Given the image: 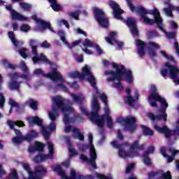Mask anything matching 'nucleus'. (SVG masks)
Instances as JSON below:
<instances>
[{"instance_id":"obj_2","label":"nucleus","mask_w":179,"mask_h":179,"mask_svg":"<svg viewBox=\"0 0 179 179\" xmlns=\"http://www.w3.org/2000/svg\"><path fill=\"white\" fill-rule=\"evenodd\" d=\"M112 66L114 69H116V71L108 70L105 71L104 73L106 76H108L109 75L111 76L108 78L106 81L114 82V80H117V83H113V87L122 92V90H124V86H122L121 80H122L124 77L128 83H132L134 79V77L132 76V71L127 70L124 65L119 66L117 63H113Z\"/></svg>"},{"instance_id":"obj_35","label":"nucleus","mask_w":179,"mask_h":179,"mask_svg":"<svg viewBox=\"0 0 179 179\" xmlns=\"http://www.w3.org/2000/svg\"><path fill=\"white\" fill-rule=\"evenodd\" d=\"M124 23H126L130 29L136 26V20L132 17H128L127 20H124Z\"/></svg>"},{"instance_id":"obj_53","label":"nucleus","mask_w":179,"mask_h":179,"mask_svg":"<svg viewBox=\"0 0 179 179\" xmlns=\"http://www.w3.org/2000/svg\"><path fill=\"white\" fill-rule=\"evenodd\" d=\"M3 106H5V96L0 92V108H3Z\"/></svg>"},{"instance_id":"obj_32","label":"nucleus","mask_w":179,"mask_h":179,"mask_svg":"<svg viewBox=\"0 0 179 179\" xmlns=\"http://www.w3.org/2000/svg\"><path fill=\"white\" fill-rule=\"evenodd\" d=\"M141 128L143 129V133L145 136H153V135H155V131H153V130H152L150 128L145 125H141Z\"/></svg>"},{"instance_id":"obj_57","label":"nucleus","mask_w":179,"mask_h":179,"mask_svg":"<svg viewBox=\"0 0 179 179\" xmlns=\"http://www.w3.org/2000/svg\"><path fill=\"white\" fill-rule=\"evenodd\" d=\"M41 47L42 48H50L51 44L50 43H48V41H45L41 43Z\"/></svg>"},{"instance_id":"obj_43","label":"nucleus","mask_w":179,"mask_h":179,"mask_svg":"<svg viewBox=\"0 0 179 179\" xmlns=\"http://www.w3.org/2000/svg\"><path fill=\"white\" fill-rule=\"evenodd\" d=\"M57 117H58V112H50L49 113V118L51 120L52 122H55L57 120Z\"/></svg>"},{"instance_id":"obj_36","label":"nucleus","mask_w":179,"mask_h":179,"mask_svg":"<svg viewBox=\"0 0 179 179\" xmlns=\"http://www.w3.org/2000/svg\"><path fill=\"white\" fill-rule=\"evenodd\" d=\"M19 5L21 9H23V10H25L27 12L31 10V4L30 3L26 2H20Z\"/></svg>"},{"instance_id":"obj_16","label":"nucleus","mask_w":179,"mask_h":179,"mask_svg":"<svg viewBox=\"0 0 179 179\" xmlns=\"http://www.w3.org/2000/svg\"><path fill=\"white\" fill-rule=\"evenodd\" d=\"M46 78H50L52 80H59L64 82V77L61 73L57 71V69H53L50 73L45 74Z\"/></svg>"},{"instance_id":"obj_54","label":"nucleus","mask_w":179,"mask_h":179,"mask_svg":"<svg viewBox=\"0 0 179 179\" xmlns=\"http://www.w3.org/2000/svg\"><path fill=\"white\" fill-rule=\"evenodd\" d=\"M135 167V164L132 163L127 166L126 169V174H129L134 170V168Z\"/></svg>"},{"instance_id":"obj_42","label":"nucleus","mask_w":179,"mask_h":179,"mask_svg":"<svg viewBox=\"0 0 179 179\" xmlns=\"http://www.w3.org/2000/svg\"><path fill=\"white\" fill-rule=\"evenodd\" d=\"M171 172L169 171H166V173H162L161 174V178L157 179H171Z\"/></svg>"},{"instance_id":"obj_13","label":"nucleus","mask_w":179,"mask_h":179,"mask_svg":"<svg viewBox=\"0 0 179 179\" xmlns=\"http://www.w3.org/2000/svg\"><path fill=\"white\" fill-rule=\"evenodd\" d=\"M109 6L113 9V16L117 20H124V17L121 15L124 13V10L121 9L120 5L114 1H109Z\"/></svg>"},{"instance_id":"obj_51","label":"nucleus","mask_w":179,"mask_h":179,"mask_svg":"<svg viewBox=\"0 0 179 179\" xmlns=\"http://www.w3.org/2000/svg\"><path fill=\"white\" fill-rule=\"evenodd\" d=\"M146 153L148 156L150 154L155 153V147L153 145L149 146L148 150L144 151L143 155H145Z\"/></svg>"},{"instance_id":"obj_8","label":"nucleus","mask_w":179,"mask_h":179,"mask_svg":"<svg viewBox=\"0 0 179 179\" xmlns=\"http://www.w3.org/2000/svg\"><path fill=\"white\" fill-rule=\"evenodd\" d=\"M93 13L95 20L101 27H108V18L106 16V13L103 9L94 7Z\"/></svg>"},{"instance_id":"obj_64","label":"nucleus","mask_w":179,"mask_h":179,"mask_svg":"<svg viewBox=\"0 0 179 179\" xmlns=\"http://www.w3.org/2000/svg\"><path fill=\"white\" fill-rule=\"evenodd\" d=\"M96 177H97V178H99V179H113L112 176L107 177V176H106L103 174H101V173H97Z\"/></svg>"},{"instance_id":"obj_12","label":"nucleus","mask_w":179,"mask_h":179,"mask_svg":"<svg viewBox=\"0 0 179 179\" xmlns=\"http://www.w3.org/2000/svg\"><path fill=\"white\" fill-rule=\"evenodd\" d=\"M167 152L168 153H171V155H169L166 152V148L164 147L161 148L159 152L162 155V156H164L165 159H166L167 163H172V162L176 159V156L178 155V153H179V150H176V148L173 147H169L167 148Z\"/></svg>"},{"instance_id":"obj_62","label":"nucleus","mask_w":179,"mask_h":179,"mask_svg":"<svg viewBox=\"0 0 179 179\" xmlns=\"http://www.w3.org/2000/svg\"><path fill=\"white\" fill-rule=\"evenodd\" d=\"M90 146L87 144H83L81 146H80L79 149L81 152H86L87 149H89Z\"/></svg>"},{"instance_id":"obj_21","label":"nucleus","mask_w":179,"mask_h":179,"mask_svg":"<svg viewBox=\"0 0 179 179\" xmlns=\"http://www.w3.org/2000/svg\"><path fill=\"white\" fill-rule=\"evenodd\" d=\"M138 49V54L140 57H143L146 54L145 51V47H146V43L143 42V41L138 39L136 41Z\"/></svg>"},{"instance_id":"obj_60","label":"nucleus","mask_w":179,"mask_h":179,"mask_svg":"<svg viewBox=\"0 0 179 179\" xmlns=\"http://www.w3.org/2000/svg\"><path fill=\"white\" fill-rule=\"evenodd\" d=\"M131 30L133 36H139V31H138V27H136V26L131 27Z\"/></svg>"},{"instance_id":"obj_19","label":"nucleus","mask_w":179,"mask_h":179,"mask_svg":"<svg viewBox=\"0 0 179 179\" xmlns=\"http://www.w3.org/2000/svg\"><path fill=\"white\" fill-rule=\"evenodd\" d=\"M90 155L91 159H90L88 163L91 164L92 168L96 169H97V165L96 164V160L97 159V153H96V149L93 147L90 150Z\"/></svg>"},{"instance_id":"obj_18","label":"nucleus","mask_w":179,"mask_h":179,"mask_svg":"<svg viewBox=\"0 0 179 179\" xmlns=\"http://www.w3.org/2000/svg\"><path fill=\"white\" fill-rule=\"evenodd\" d=\"M29 127H34V125H38V127H43V120L40 119L38 116H31L27 118Z\"/></svg>"},{"instance_id":"obj_11","label":"nucleus","mask_w":179,"mask_h":179,"mask_svg":"<svg viewBox=\"0 0 179 179\" xmlns=\"http://www.w3.org/2000/svg\"><path fill=\"white\" fill-rule=\"evenodd\" d=\"M8 76L10 78V81L8 83V87L10 90H16L20 92V85L23 82H17V79H19V73H9Z\"/></svg>"},{"instance_id":"obj_5","label":"nucleus","mask_w":179,"mask_h":179,"mask_svg":"<svg viewBox=\"0 0 179 179\" xmlns=\"http://www.w3.org/2000/svg\"><path fill=\"white\" fill-rule=\"evenodd\" d=\"M112 146L115 148L116 149H119L118 155L120 157H122L123 159H128V157H134V156H138V152L136 151H126L122 148H128L131 147V144H129L127 141L124 143H122L121 144H118L117 141H113L112 143Z\"/></svg>"},{"instance_id":"obj_1","label":"nucleus","mask_w":179,"mask_h":179,"mask_svg":"<svg viewBox=\"0 0 179 179\" xmlns=\"http://www.w3.org/2000/svg\"><path fill=\"white\" fill-rule=\"evenodd\" d=\"M73 101L74 103H77L80 106V111L84 115H87V117L90 116V119L92 122H94L99 128H103L104 127V123L106 121L103 119V117H100L99 115V111H100V105L99 104V99L97 95H93V101L92 103V112L89 113L86 108L83 106V101H85L84 97H80L79 95H76V94H71Z\"/></svg>"},{"instance_id":"obj_48","label":"nucleus","mask_w":179,"mask_h":179,"mask_svg":"<svg viewBox=\"0 0 179 179\" xmlns=\"http://www.w3.org/2000/svg\"><path fill=\"white\" fill-rule=\"evenodd\" d=\"M19 78H21V79H24L25 80H31V76L30 75V73L29 71L27 73V74H21L19 75Z\"/></svg>"},{"instance_id":"obj_29","label":"nucleus","mask_w":179,"mask_h":179,"mask_svg":"<svg viewBox=\"0 0 179 179\" xmlns=\"http://www.w3.org/2000/svg\"><path fill=\"white\" fill-rule=\"evenodd\" d=\"M73 137L75 139H79V141H85V136L80 133V129H73Z\"/></svg>"},{"instance_id":"obj_10","label":"nucleus","mask_w":179,"mask_h":179,"mask_svg":"<svg viewBox=\"0 0 179 179\" xmlns=\"http://www.w3.org/2000/svg\"><path fill=\"white\" fill-rule=\"evenodd\" d=\"M52 103L56 106V107L52 108L53 113H58V111H72V108H66V104H65V101L64 98L61 96H55L52 98Z\"/></svg>"},{"instance_id":"obj_58","label":"nucleus","mask_w":179,"mask_h":179,"mask_svg":"<svg viewBox=\"0 0 179 179\" xmlns=\"http://www.w3.org/2000/svg\"><path fill=\"white\" fill-rule=\"evenodd\" d=\"M69 16H71V17H73L76 20H79V12L78 11L71 13L69 14Z\"/></svg>"},{"instance_id":"obj_31","label":"nucleus","mask_w":179,"mask_h":179,"mask_svg":"<svg viewBox=\"0 0 179 179\" xmlns=\"http://www.w3.org/2000/svg\"><path fill=\"white\" fill-rule=\"evenodd\" d=\"M54 171H58V174L60 176L62 179H68L69 177L66 176L65 171L62 170V168L59 165H57L55 167Z\"/></svg>"},{"instance_id":"obj_41","label":"nucleus","mask_w":179,"mask_h":179,"mask_svg":"<svg viewBox=\"0 0 179 179\" xmlns=\"http://www.w3.org/2000/svg\"><path fill=\"white\" fill-rule=\"evenodd\" d=\"M35 148H36V151L38 152H43L44 150V144L36 141L35 142Z\"/></svg>"},{"instance_id":"obj_23","label":"nucleus","mask_w":179,"mask_h":179,"mask_svg":"<svg viewBox=\"0 0 179 179\" xmlns=\"http://www.w3.org/2000/svg\"><path fill=\"white\" fill-rule=\"evenodd\" d=\"M165 5H168V8H164L163 9V12L166 13V16H169V17H173V10H174V6L171 4L169 1H165L164 2Z\"/></svg>"},{"instance_id":"obj_22","label":"nucleus","mask_w":179,"mask_h":179,"mask_svg":"<svg viewBox=\"0 0 179 179\" xmlns=\"http://www.w3.org/2000/svg\"><path fill=\"white\" fill-rule=\"evenodd\" d=\"M139 99V92L138 91H135L134 92V98L132 96H127L125 99V103L129 104V106H134V103L136 101V100Z\"/></svg>"},{"instance_id":"obj_49","label":"nucleus","mask_w":179,"mask_h":179,"mask_svg":"<svg viewBox=\"0 0 179 179\" xmlns=\"http://www.w3.org/2000/svg\"><path fill=\"white\" fill-rule=\"evenodd\" d=\"M104 111H105V114L100 116V117H103V120H104V118H107L108 117H110V108H108V105L105 106Z\"/></svg>"},{"instance_id":"obj_34","label":"nucleus","mask_w":179,"mask_h":179,"mask_svg":"<svg viewBox=\"0 0 179 179\" xmlns=\"http://www.w3.org/2000/svg\"><path fill=\"white\" fill-rule=\"evenodd\" d=\"M8 35L9 38H10L13 45H15V47L17 48V47H19V41H17L16 38H15V34H13V31H9L8 33Z\"/></svg>"},{"instance_id":"obj_4","label":"nucleus","mask_w":179,"mask_h":179,"mask_svg":"<svg viewBox=\"0 0 179 179\" xmlns=\"http://www.w3.org/2000/svg\"><path fill=\"white\" fill-rule=\"evenodd\" d=\"M29 47L31 48V53L34 56L32 57V61L34 64H38L40 61L44 62L47 65H52V63L47 58L44 54L41 53L40 57H38V52L37 51V48L38 45H37V41L34 39H30L29 41Z\"/></svg>"},{"instance_id":"obj_7","label":"nucleus","mask_w":179,"mask_h":179,"mask_svg":"<svg viewBox=\"0 0 179 179\" xmlns=\"http://www.w3.org/2000/svg\"><path fill=\"white\" fill-rule=\"evenodd\" d=\"M48 146L49 149L48 154L39 153L34 157V162H35L37 164H38V163H43L46 160H52L54 159V144L48 141Z\"/></svg>"},{"instance_id":"obj_50","label":"nucleus","mask_w":179,"mask_h":179,"mask_svg":"<svg viewBox=\"0 0 179 179\" xmlns=\"http://www.w3.org/2000/svg\"><path fill=\"white\" fill-rule=\"evenodd\" d=\"M27 50L24 49V48H22L19 50V54L20 55H21V57H22V58H24V59H26V58H27Z\"/></svg>"},{"instance_id":"obj_44","label":"nucleus","mask_w":179,"mask_h":179,"mask_svg":"<svg viewBox=\"0 0 179 179\" xmlns=\"http://www.w3.org/2000/svg\"><path fill=\"white\" fill-rule=\"evenodd\" d=\"M83 45H84V47H92L93 48L94 47L95 44L93 43V42H92V41H90V39L85 38V43H83Z\"/></svg>"},{"instance_id":"obj_9","label":"nucleus","mask_w":179,"mask_h":179,"mask_svg":"<svg viewBox=\"0 0 179 179\" xmlns=\"http://www.w3.org/2000/svg\"><path fill=\"white\" fill-rule=\"evenodd\" d=\"M119 124H124L125 129L131 134L136 130V117H119L116 120Z\"/></svg>"},{"instance_id":"obj_46","label":"nucleus","mask_w":179,"mask_h":179,"mask_svg":"<svg viewBox=\"0 0 179 179\" xmlns=\"http://www.w3.org/2000/svg\"><path fill=\"white\" fill-rule=\"evenodd\" d=\"M157 121H160V120H163L165 122L167 121V113H161L160 115H157L156 116Z\"/></svg>"},{"instance_id":"obj_59","label":"nucleus","mask_w":179,"mask_h":179,"mask_svg":"<svg viewBox=\"0 0 179 179\" xmlns=\"http://www.w3.org/2000/svg\"><path fill=\"white\" fill-rule=\"evenodd\" d=\"M166 34L168 38H169L170 40L176 38V32L174 31L166 32Z\"/></svg>"},{"instance_id":"obj_27","label":"nucleus","mask_w":179,"mask_h":179,"mask_svg":"<svg viewBox=\"0 0 179 179\" xmlns=\"http://www.w3.org/2000/svg\"><path fill=\"white\" fill-rule=\"evenodd\" d=\"M48 2L51 3L50 8H52L55 12H59V10H62V6L57 2V0H48Z\"/></svg>"},{"instance_id":"obj_55","label":"nucleus","mask_w":179,"mask_h":179,"mask_svg":"<svg viewBox=\"0 0 179 179\" xmlns=\"http://www.w3.org/2000/svg\"><path fill=\"white\" fill-rule=\"evenodd\" d=\"M106 120L107 121V127L110 129L113 128V118L111 117H106Z\"/></svg>"},{"instance_id":"obj_38","label":"nucleus","mask_w":179,"mask_h":179,"mask_svg":"<svg viewBox=\"0 0 179 179\" xmlns=\"http://www.w3.org/2000/svg\"><path fill=\"white\" fill-rule=\"evenodd\" d=\"M2 64L6 69H13V71L16 69V65L9 63L6 59L3 60Z\"/></svg>"},{"instance_id":"obj_25","label":"nucleus","mask_w":179,"mask_h":179,"mask_svg":"<svg viewBox=\"0 0 179 179\" xmlns=\"http://www.w3.org/2000/svg\"><path fill=\"white\" fill-rule=\"evenodd\" d=\"M78 117H80V118H82V116H80L79 115H76L75 117H69V114L64 113L63 121H64L65 125H69V124L75 122V121H76V118H78Z\"/></svg>"},{"instance_id":"obj_40","label":"nucleus","mask_w":179,"mask_h":179,"mask_svg":"<svg viewBox=\"0 0 179 179\" xmlns=\"http://www.w3.org/2000/svg\"><path fill=\"white\" fill-rule=\"evenodd\" d=\"M20 67L21 71H22V72H24V73H27V72H29V68H27V66L26 65V62H24V61H21Z\"/></svg>"},{"instance_id":"obj_24","label":"nucleus","mask_w":179,"mask_h":179,"mask_svg":"<svg viewBox=\"0 0 179 179\" xmlns=\"http://www.w3.org/2000/svg\"><path fill=\"white\" fill-rule=\"evenodd\" d=\"M10 15L13 20H19L20 22H23V20H27V17L19 13L17 11H16V10H12Z\"/></svg>"},{"instance_id":"obj_37","label":"nucleus","mask_w":179,"mask_h":179,"mask_svg":"<svg viewBox=\"0 0 179 179\" xmlns=\"http://www.w3.org/2000/svg\"><path fill=\"white\" fill-rule=\"evenodd\" d=\"M143 157L144 164H145V166H148V167H150V166H152V161L150 160V157H149V155H148V153L143 154Z\"/></svg>"},{"instance_id":"obj_28","label":"nucleus","mask_w":179,"mask_h":179,"mask_svg":"<svg viewBox=\"0 0 179 179\" xmlns=\"http://www.w3.org/2000/svg\"><path fill=\"white\" fill-rule=\"evenodd\" d=\"M27 104L34 110V111H37L38 110V101L34 100V99L30 98L27 102Z\"/></svg>"},{"instance_id":"obj_6","label":"nucleus","mask_w":179,"mask_h":179,"mask_svg":"<svg viewBox=\"0 0 179 179\" xmlns=\"http://www.w3.org/2000/svg\"><path fill=\"white\" fill-rule=\"evenodd\" d=\"M150 92L151 94L148 97V99L159 101V103L161 104V108L159 110V111L161 112V114H166V110H167L169 107V103L167 101H166V99L159 95V93H157V88H156L155 85H151Z\"/></svg>"},{"instance_id":"obj_30","label":"nucleus","mask_w":179,"mask_h":179,"mask_svg":"<svg viewBox=\"0 0 179 179\" xmlns=\"http://www.w3.org/2000/svg\"><path fill=\"white\" fill-rule=\"evenodd\" d=\"M38 136V133L36 131V130H31L29 134H27L25 136V140L27 142H31L34 138H37Z\"/></svg>"},{"instance_id":"obj_47","label":"nucleus","mask_w":179,"mask_h":179,"mask_svg":"<svg viewBox=\"0 0 179 179\" xmlns=\"http://www.w3.org/2000/svg\"><path fill=\"white\" fill-rule=\"evenodd\" d=\"M69 78L76 79V78H79L80 79V73L79 71H73L69 73Z\"/></svg>"},{"instance_id":"obj_3","label":"nucleus","mask_w":179,"mask_h":179,"mask_svg":"<svg viewBox=\"0 0 179 179\" xmlns=\"http://www.w3.org/2000/svg\"><path fill=\"white\" fill-rule=\"evenodd\" d=\"M126 1L127 2V5L130 10H131L132 12H136V13H137L138 15H140V16L141 17V19L144 20L146 24H149L152 26L155 24V23H156L158 29H159L161 31H164V33H166V30L164 29V28H163V26L162 25L163 20L160 17V12H159V10H157V8H154L152 10H150L149 12L150 15H153L154 16V20H153L146 16V15H148V10H146L143 6H139L135 7V6H134V4L132 3V1L134 0H126Z\"/></svg>"},{"instance_id":"obj_63","label":"nucleus","mask_w":179,"mask_h":179,"mask_svg":"<svg viewBox=\"0 0 179 179\" xmlns=\"http://www.w3.org/2000/svg\"><path fill=\"white\" fill-rule=\"evenodd\" d=\"M77 178L78 179H94V178H93V176H83V175H78L77 176Z\"/></svg>"},{"instance_id":"obj_56","label":"nucleus","mask_w":179,"mask_h":179,"mask_svg":"<svg viewBox=\"0 0 179 179\" xmlns=\"http://www.w3.org/2000/svg\"><path fill=\"white\" fill-rule=\"evenodd\" d=\"M100 99L105 104V106L108 105V101H107V95H106V94H101Z\"/></svg>"},{"instance_id":"obj_14","label":"nucleus","mask_w":179,"mask_h":179,"mask_svg":"<svg viewBox=\"0 0 179 179\" xmlns=\"http://www.w3.org/2000/svg\"><path fill=\"white\" fill-rule=\"evenodd\" d=\"M80 79H85L86 76H88L87 80L90 83L92 87H96V78L94 76L92 75V72H90V69L87 66H85L83 68V73H80Z\"/></svg>"},{"instance_id":"obj_26","label":"nucleus","mask_w":179,"mask_h":179,"mask_svg":"<svg viewBox=\"0 0 179 179\" xmlns=\"http://www.w3.org/2000/svg\"><path fill=\"white\" fill-rule=\"evenodd\" d=\"M7 124L10 127V129H15V126L19 127L20 128L25 127L24 122L22 120H17L15 122L8 120Z\"/></svg>"},{"instance_id":"obj_52","label":"nucleus","mask_w":179,"mask_h":179,"mask_svg":"<svg viewBox=\"0 0 179 179\" xmlns=\"http://www.w3.org/2000/svg\"><path fill=\"white\" fill-rule=\"evenodd\" d=\"M42 135L44 136L45 139H50V131H47V129L42 128Z\"/></svg>"},{"instance_id":"obj_17","label":"nucleus","mask_w":179,"mask_h":179,"mask_svg":"<svg viewBox=\"0 0 179 179\" xmlns=\"http://www.w3.org/2000/svg\"><path fill=\"white\" fill-rule=\"evenodd\" d=\"M165 66L168 68L169 74L171 79H176L178 76L179 69L178 67L171 65L170 63L166 62Z\"/></svg>"},{"instance_id":"obj_61","label":"nucleus","mask_w":179,"mask_h":179,"mask_svg":"<svg viewBox=\"0 0 179 179\" xmlns=\"http://www.w3.org/2000/svg\"><path fill=\"white\" fill-rule=\"evenodd\" d=\"M20 29L21 31L27 32L30 30V27L27 24H23Z\"/></svg>"},{"instance_id":"obj_39","label":"nucleus","mask_w":179,"mask_h":179,"mask_svg":"<svg viewBox=\"0 0 179 179\" xmlns=\"http://www.w3.org/2000/svg\"><path fill=\"white\" fill-rule=\"evenodd\" d=\"M23 141H26L24 136H17L13 138V142L14 143H22Z\"/></svg>"},{"instance_id":"obj_45","label":"nucleus","mask_w":179,"mask_h":179,"mask_svg":"<svg viewBox=\"0 0 179 179\" xmlns=\"http://www.w3.org/2000/svg\"><path fill=\"white\" fill-rule=\"evenodd\" d=\"M148 54L151 59H154L155 57H157V53H156V50L155 49L150 48L148 50Z\"/></svg>"},{"instance_id":"obj_33","label":"nucleus","mask_w":179,"mask_h":179,"mask_svg":"<svg viewBox=\"0 0 179 179\" xmlns=\"http://www.w3.org/2000/svg\"><path fill=\"white\" fill-rule=\"evenodd\" d=\"M38 22L39 23L38 24L41 26L43 30H45V29H48V30L50 31L52 30V28L51 27V24L50 22H45L43 20H38Z\"/></svg>"},{"instance_id":"obj_15","label":"nucleus","mask_w":179,"mask_h":179,"mask_svg":"<svg viewBox=\"0 0 179 179\" xmlns=\"http://www.w3.org/2000/svg\"><path fill=\"white\" fill-rule=\"evenodd\" d=\"M154 129H155V131H158L159 134H164L166 139H170V137L174 135L173 133H171V130H170V129H169V127L166 125H164L162 127H159V125L155 124L154 126Z\"/></svg>"},{"instance_id":"obj_20","label":"nucleus","mask_w":179,"mask_h":179,"mask_svg":"<svg viewBox=\"0 0 179 179\" xmlns=\"http://www.w3.org/2000/svg\"><path fill=\"white\" fill-rule=\"evenodd\" d=\"M145 144L140 145L139 140H136L130 145V152H134V150H145Z\"/></svg>"}]
</instances>
